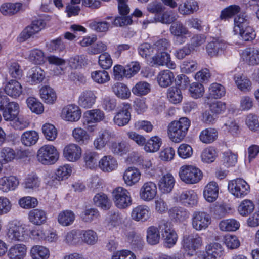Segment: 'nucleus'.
<instances>
[{
    "label": "nucleus",
    "mask_w": 259,
    "mask_h": 259,
    "mask_svg": "<svg viewBox=\"0 0 259 259\" xmlns=\"http://www.w3.org/2000/svg\"><path fill=\"white\" fill-rule=\"evenodd\" d=\"M190 126V121L186 117L171 122L168 127L169 139L174 142H180L185 137Z\"/></svg>",
    "instance_id": "obj_1"
},
{
    "label": "nucleus",
    "mask_w": 259,
    "mask_h": 259,
    "mask_svg": "<svg viewBox=\"0 0 259 259\" xmlns=\"http://www.w3.org/2000/svg\"><path fill=\"white\" fill-rule=\"evenodd\" d=\"M27 228L25 224L17 221L8 224L6 231L7 239L12 242H23L27 238Z\"/></svg>",
    "instance_id": "obj_2"
},
{
    "label": "nucleus",
    "mask_w": 259,
    "mask_h": 259,
    "mask_svg": "<svg viewBox=\"0 0 259 259\" xmlns=\"http://www.w3.org/2000/svg\"><path fill=\"white\" fill-rule=\"evenodd\" d=\"M179 176L180 180L187 184H195L203 178L202 171L193 165H183L179 169Z\"/></svg>",
    "instance_id": "obj_3"
},
{
    "label": "nucleus",
    "mask_w": 259,
    "mask_h": 259,
    "mask_svg": "<svg viewBox=\"0 0 259 259\" xmlns=\"http://www.w3.org/2000/svg\"><path fill=\"white\" fill-rule=\"evenodd\" d=\"M37 160L44 165H49L55 163L59 159V153L56 148L52 145H44L37 152Z\"/></svg>",
    "instance_id": "obj_4"
},
{
    "label": "nucleus",
    "mask_w": 259,
    "mask_h": 259,
    "mask_svg": "<svg viewBox=\"0 0 259 259\" xmlns=\"http://www.w3.org/2000/svg\"><path fill=\"white\" fill-rule=\"evenodd\" d=\"M113 200L115 205L119 209H125L132 204L130 193L125 188L118 187L112 192Z\"/></svg>",
    "instance_id": "obj_5"
},
{
    "label": "nucleus",
    "mask_w": 259,
    "mask_h": 259,
    "mask_svg": "<svg viewBox=\"0 0 259 259\" xmlns=\"http://www.w3.org/2000/svg\"><path fill=\"white\" fill-rule=\"evenodd\" d=\"M83 126L90 132L95 130L96 126L91 125L103 121L105 118L104 112L99 109L88 110L83 114Z\"/></svg>",
    "instance_id": "obj_6"
},
{
    "label": "nucleus",
    "mask_w": 259,
    "mask_h": 259,
    "mask_svg": "<svg viewBox=\"0 0 259 259\" xmlns=\"http://www.w3.org/2000/svg\"><path fill=\"white\" fill-rule=\"evenodd\" d=\"M228 190L236 197L242 198L249 192L250 187L245 180L237 178L229 182Z\"/></svg>",
    "instance_id": "obj_7"
},
{
    "label": "nucleus",
    "mask_w": 259,
    "mask_h": 259,
    "mask_svg": "<svg viewBox=\"0 0 259 259\" xmlns=\"http://www.w3.org/2000/svg\"><path fill=\"white\" fill-rule=\"evenodd\" d=\"M182 246L189 255H193L196 249L202 245V239L197 234L192 233L184 236Z\"/></svg>",
    "instance_id": "obj_8"
},
{
    "label": "nucleus",
    "mask_w": 259,
    "mask_h": 259,
    "mask_svg": "<svg viewBox=\"0 0 259 259\" xmlns=\"http://www.w3.org/2000/svg\"><path fill=\"white\" fill-rule=\"evenodd\" d=\"M191 220L193 228L197 231L205 230L211 223L209 214L203 211L193 212Z\"/></svg>",
    "instance_id": "obj_9"
},
{
    "label": "nucleus",
    "mask_w": 259,
    "mask_h": 259,
    "mask_svg": "<svg viewBox=\"0 0 259 259\" xmlns=\"http://www.w3.org/2000/svg\"><path fill=\"white\" fill-rule=\"evenodd\" d=\"M170 33L174 36V41L178 44H182L186 41V35L189 34L188 28L181 21L173 23L169 28Z\"/></svg>",
    "instance_id": "obj_10"
},
{
    "label": "nucleus",
    "mask_w": 259,
    "mask_h": 259,
    "mask_svg": "<svg viewBox=\"0 0 259 259\" xmlns=\"http://www.w3.org/2000/svg\"><path fill=\"white\" fill-rule=\"evenodd\" d=\"M176 199L178 202L187 207H195L198 202V195L193 190H185L179 193Z\"/></svg>",
    "instance_id": "obj_11"
},
{
    "label": "nucleus",
    "mask_w": 259,
    "mask_h": 259,
    "mask_svg": "<svg viewBox=\"0 0 259 259\" xmlns=\"http://www.w3.org/2000/svg\"><path fill=\"white\" fill-rule=\"evenodd\" d=\"M157 192V186L154 182L152 181L145 182L140 190V198L145 201H150L156 196Z\"/></svg>",
    "instance_id": "obj_12"
},
{
    "label": "nucleus",
    "mask_w": 259,
    "mask_h": 259,
    "mask_svg": "<svg viewBox=\"0 0 259 259\" xmlns=\"http://www.w3.org/2000/svg\"><path fill=\"white\" fill-rule=\"evenodd\" d=\"M81 115V111L79 106L70 104L64 107L61 113L62 118L66 121L76 122Z\"/></svg>",
    "instance_id": "obj_13"
},
{
    "label": "nucleus",
    "mask_w": 259,
    "mask_h": 259,
    "mask_svg": "<svg viewBox=\"0 0 259 259\" xmlns=\"http://www.w3.org/2000/svg\"><path fill=\"white\" fill-rule=\"evenodd\" d=\"M241 59L249 65L254 66L259 64V49L254 48H247L240 53Z\"/></svg>",
    "instance_id": "obj_14"
},
{
    "label": "nucleus",
    "mask_w": 259,
    "mask_h": 259,
    "mask_svg": "<svg viewBox=\"0 0 259 259\" xmlns=\"http://www.w3.org/2000/svg\"><path fill=\"white\" fill-rule=\"evenodd\" d=\"M131 105L129 104H123V107L115 114L113 121L114 123L119 126H123L128 124L131 118L129 110Z\"/></svg>",
    "instance_id": "obj_15"
},
{
    "label": "nucleus",
    "mask_w": 259,
    "mask_h": 259,
    "mask_svg": "<svg viewBox=\"0 0 259 259\" xmlns=\"http://www.w3.org/2000/svg\"><path fill=\"white\" fill-rule=\"evenodd\" d=\"M225 41L221 38H213L206 46V51L209 56L211 57H217L221 54L227 48Z\"/></svg>",
    "instance_id": "obj_16"
},
{
    "label": "nucleus",
    "mask_w": 259,
    "mask_h": 259,
    "mask_svg": "<svg viewBox=\"0 0 259 259\" xmlns=\"http://www.w3.org/2000/svg\"><path fill=\"white\" fill-rule=\"evenodd\" d=\"M82 150L80 146L75 144L66 145L63 150V156L70 162H76L81 157Z\"/></svg>",
    "instance_id": "obj_17"
},
{
    "label": "nucleus",
    "mask_w": 259,
    "mask_h": 259,
    "mask_svg": "<svg viewBox=\"0 0 259 259\" xmlns=\"http://www.w3.org/2000/svg\"><path fill=\"white\" fill-rule=\"evenodd\" d=\"M97 96L94 91L85 90L79 96L78 104L79 106L84 109L91 108L95 104Z\"/></svg>",
    "instance_id": "obj_18"
},
{
    "label": "nucleus",
    "mask_w": 259,
    "mask_h": 259,
    "mask_svg": "<svg viewBox=\"0 0 259 259\" xmlns=\"http://www.w3.org/2000/svg\"><path fill=\"white\" fill-rule=\"evenodd\" d=\"M151 60L153 65L166 66L171 69H174L176 67V63L171 60L170 54L166 52L156 54L152 57Z\"/></svg>",
    "instance_id": "obj_19"
},
{
    "label": "nucleus",
    "mask_w": 259,
    "mask_h": 259,
    "mask_svg": "<svg viewBox=\"0 0 259 259\" xmlns=\"http://www.w3.org/2000/svg\"><path fill=\"white\" fill-rule=\"evenodd\" d=\"M19 184V181L16 176L10 175L0 178V191L4 193L14 191Z\"/></svg>",
    "instance_id": "obj_20"
},
{
    "label": "nucleus",
    "mask_w": 259,
    "mask_h": 259,
    "mask_svg": "<svg viewBox=\"0 0 259 259\" xmlns=\"http://www.w3.org/2000/svg\"><path fill=\"white\" fill-rule=\"evenodd\" d=\"M151 216L150 208L144 205H140L134 208L131 212L133 220L137 222L147 221Z\"/></svg>",
    "instance_id": "obj_21"
},
{
    "label": "nucleus",
    "mask_w": 259,
    "mask_h": 259,
    "mask_svg": "<svg viewBox=\"0 0 259 259\" xmlns=\"http://www.w3.org/2000/svg\"><path fill=\"white\" fill-rule=\"evenodd\" d=\"M141 176V173L139 169L135 167H129L125 169L123 178L127 186H132L139 182Z\"/></svg>",
    "instance_id": "obj_22"
},
{
    "label": "nucleus",
    "mask_w": 259,
    "mask_h": 259,
    "mask_svg": "<svg viewBox=\"0 0 259 259\" xmlns=\"http://www.w3.org/2000/svg\"><path fill=\"white\" fill-rule=\"evenodd\" d=\"M116 159L111 155L104 156L98 162L99 168L104 172H110L118 167Z\"/></svg>",
    "instance_id": "obj_23"
},
{
    "label": "nucleus",
    "mask_w": 259,
    "mask_h": 259,
    "mask_svg": "<svg viewBox=\"0 0 259 259\" xmlns=\"http://www.w3.org/2000/svg\"><path fill=\"white\" fill-rule=\"evenodd\" d=\"M7 253L9 259H24L27 254V247L23 244H16L11 246Z\"/></svg>",
    "instance_id": "obj_24"
},
{
    "label": "nucleus",
    "mask_w": 259,
    "mask_h": 259,
    "mask_svg": "<svg viewBox=\"0 0 259 259\" xmlns=\"http://www.w3.org/2000/svg\"><path fill=\"white\" fill-rule=\"evenodd\" d=\"M44 71L39 67L35 66L29 69L27 74V81L31 85L39 84L44 79Z\"/></svg>",
    "instance_id": "obj_25"
},
{
    "label": "nucleus",
    "mask_w": 259,
    "mask_h": 259,
    "mask_svg": "<svg viewBox=\"0 0 259 259\" xmlns=\"http://www.w3.org/2000/svg\"><path fill=\"white\" fill-rule=\"evenodd\" d=\"M45 24L42 20H36L32 21L21 33V36L24 39H27L38 33L45 27Z\"/></svg>",
    "instance_id": "obj_26"
},
{
    "label": "nucleus",
    "mask_w": 259,
    "mask_h": 259,
    "mask_svg": "<svg viewBox=\"0 0 259 259\" xmlns=\"http://www.w3.org/2000/svg\"><path fill=\"white\" fill-rule=\"evenodd\" d=\"M5 93L14 99L19 97L23 93L21 84L16 80H11L5 87Z\"/></svg>",
    "instance_id": "obj_27"
},
{
    "label": "nucleus",
    "mask_w": 259,
    "mask_h": 259,
    "mask_svg": "<svg viewBox=\"0 0 259 259\" xmlns=\"http://www.w3.org/2000/svg\"><path fill=\"white\" fill-rule=\"evenodd\" d=\"M4 108L3 116L6 121H13L17 118L19 113V105L15 102H8Z\"/></svg>",
    "instance_id": "obj_28"
},
{
    "label": "nucleus",
    "mask_w": 259,
    "mask_h": 259,
    "mask_svg": "<svg viewBox=\"0 0 259 259\" xmlns=\"http://www.w3.org/2000/svg\"><path fill=\"white\" fill-rule=\"evenodd\" d=\"M175 180L173 176L169 173L163 175L159 181L160 190L163 193L171 192L174 188Z\"/></svg>",
    "instance_id": "obj_29"
},
{
    "label": "nucleus",
    "mask_w": 259,
    "mask_h": 259,
    "mask_svg": "<svg viewBox=\"0 0 259 259\" xmlns=\"http://www.w3.org/2000/svg\"><path fill=\"white\" fill-rule=\"evenodd\" d=\"M199 9L198 2L195 0H188L179 5L178 10L181 14L190 15L196 12Z\"/></svg>",
    "instance_id": "obj_30"
},
{
    "label": "nucleus",
    "mask_w": 259,
    "mask_h": 259,
    "mask_svg": "<svg viewBox=\"0 0 259 259\" xmlns=\"http://www.w3.org/2000/svg\"><path fill=\"white\" fill-rule=\"evenodd\" d=\"M219 187L216 182H209L205 187L203 195L206 200L209 202H214L218 196Z\"/></svg>",
    "instance_id": "obj_31"
},
{
    "label": "nucleus",
    "mask_w": 259,
    "mask_h": 259,
    "mask_svg": "<svg viewBox=\"0 0 259 259\" xmlns=\"http://www.w3.org/2000/svg\"><path fill=\"white\" fill-rule=\"evenodd\" d=\"M94 204L104 210H109L112 206V202L107 195L103 193L96 194L93 198Z\"/></svg>",
    "instance_id": "obj_32"
},
{
    "label": "nucleus",
    "mask_w": 259,
    "mask_h": 259,
    "mask_svg": "<svg viewBox=\"0 0 259 259\" xmlns=\"http://www.w3.org/2000/svg\"><path fill=\"white\" fill-rule=\"evenodd\" d=\"M99 157V155L97 152L91 150H86L83 155L85 167L90 169L96 167Z\"/></svg>",
    "instance_id": "obj_33"
},
{
    "label": "nucleus",
    "mask_w": 259,
    "mask_h": 259,
    "mask_svg": "<svg viewBox=\"0 0 259 259\" xmlns=\"http://www.w3.org/2000/svg\"><path fill=\"white\" fill-rule=\"evenodd\" d=\"M169 217L177 222H182L189 216V211L182 207H174L168 211Z\"/></svg>",
    "instance_id": "obj_34"
},
{
    "label": "nucleus",
    "mask_w": 259,
    "mask_h": 259,
    "mask_svg": "<svg viewBox=\"0 0 259 259\" xmlns=\"http://www.w3.org/2000/svg\"><path fill=\"white\" fill-rule=\"evenodd\" d=\"M75 219L74 213L70 210H65L60 212L57 217L58 223L64 227L72 225Z\"/></svg>",
    "instance_id": "obj_35"
},
{
    "label": "nucleus",
    "mask_w": 259,
    "mask_h": 259,
    "mask_svg": "<svg viewBox=\"0 0 259 259\" xmlns=\"http://www.w3.org/2000/svg\"><path fill=\"white\" fill-rule=\"evenodd\" d=\"M218 136V131L215 128L209 127L200 132L199 139L203 143L210 144L217 140Z\"/></svg>",
    "instance_id": "obj_36"
},
{
    "label": "nucleus",
    "mask_w": 259,
    "mask_h": 259,
    "mask_svg": "<svg viewBox=\"0 0 259 259\" xmlns=\"http://www.w3.org/2000/svg\"><path fill=\"white\" fill-rule=\"evenodd\" d=\"M39 139L37 132L33 130L26 131L21 136V141L23 145L30 147L35 145Z\"/></svg>",
    "instance_id": "obj_37"
},
{
    "label": "nucleus",
    "mask_w": 259,
    "mask_h": 259,
    "mask_svg": "<svg viewBox=\"0 0 259 259\" xmlns=\"http://www.w3.org/2000/svg\"><path fill=\"white\" fill-rule=\"evenodd\" d=\"M109 148L113 154L122 156L130 151V146L125 141H114L111 143Z\"/></svg>",
    "instance_id": "obj_38"
},
{
    "label": "nucleus",
    "mask_w": 259,
    "mask_h": 259,
    "mask_svg": "<svg viewBox=\"0 0 259 259\" xmlns=\"http://www.w3.org/2000/svg\"><path fill=\"white\" fill-rule=\"evenodd\" d=\"M112 138L111 133L109 131L104 130L101 131L94 141V147L97 150L103 149Z\"/></svg>",
    "instance_id": "obj_39"
},
{
    "label": "nucleus",
    "mask_w": 259,
    "mask_h": 259,
    "mask_svg": "<svg viewBox=\"0 0 259 259\" xmlns=\"http://www.w3.org/2000/svg\"><path fill=\"white\" fill-rule=\"evenodd\" d=\"M226 94V90L224 86L218 83H211L208 90L207 98L220 99L224 96Z\"/></svg>",
    "instance_id": "obj_40"
},
{
    "label": "nucleus",
    "mask_w": 259,
    "mask_h": 259,
    "mask_svg": "<svg viewBox=\"0 0 259 259\" xmlns=\"http://www.w3.org/2000/svg\"><path fill=\"white\" fill-rule=\"evenodd\" d=\"M41 99L47 104H53L57 99V95L53 89L49 86H44L40 90Z\"/></svg>",
    "instance_id": "obj_41"
},
{
    "label": "nucleus",
    "mask_w": 259,
    "mask_h": 259,
    "mask_svg": "<svg viewBox=\"0 0 259 259\" xmlns=\"http://www.w3.org/2000/svg\"><path fill=\"white\" fill-rule=\"evenodd\" d=\"M28 219L32 224L40 225L44 224L47 220L46 213L42 210L34 209L29 212Z\"/></svg>",
    "instance_id": "obj_42"
},
{
    "label": "nucleus",
    "mask_w": 259,
    "mask_h": 259,
    "mask_svg": "<svg viewBox=\"0 0 259 259\" xmlns=\"http://www.w3.org/2000/svg\"><path fill=\"white\" fill-rule=\"evenodd\" d=\"M99 217L100 212L95 208H86L80 214V219L86 223H91Z\"/></svg>",
    "instance_id": "obj_43"
},
{
    "label": "nucleus",
    "mask_w": 259,
    "mask_h": 259,
    "mask_svg": "<svg viewBox=\"0 0 259 259\" xmlns=\"http://www.w3.org/2000/svg\"><path fill=\"white\" fill-rule=\"evenodd\" d=\"M174 78L173 73L168 70L160 71L157 76L159 85L163 88L170 85L172 83Z\"/></svg>",
    "instance_id": "obj_44"
},
{
    "label": "nucleus",
    "mask_w": 259,
    "mask_h": 259,
    "mask_svg": "<svg viewBox=\"0 0 259 259\" xmlns=\"http://www.w3.org/2000/svg\"><path fill=\"white\" fill-rule=\"evenodd\" d=\"M160 234L158 229L154 226L149 227L146 230V240L148 243L151 245L159 243Z\"/></svg>",
    "instance_id": "obj_45"
},
{
    "label": "nucleus",
    "mask_w": 259,
    "mask_h": 259,
    "mask_svg": "<svg viewBox=\"0 0 259 259\" xmlns=\"http://www.w3.org/2000/svg\"><path fill=\"white\" fill-rule=\"evenodd\" d=\"M82 241L89 245H94L98 240L97 233L93 230H82L80 233Z\"/></svg>",
    "instance_id": "obj_46"
},
{
    "label": "nucleus",
    "mask_w": 259,
    "mask_h": 259,
    "mask_svg": "<svg viewBox=\"0 0 259 259\" xmlns=\"http://www.w3.org/2000/svg\"><path fill=\"white\" fill-rule=\"evenodd\" d=\"M30 254L33 259H47L50 256L49 249L41 245H34L30 250Z\"/></svg>",
    "instance_id": "obj_47"
},
{
    "label": "nucleus",
    "mask_w": 259,
    "mask_h": 259,
    "mask_svg": "<svg viewBox=\"0 0 259 259\" xmlns=\"http://www.w3.org/2000/svg\"><path fill=\"white\" fill-rule=\"evenodd\" d=\"M112 91L115 95L122 99H128L131 95L130 90L122 83H116L112 86Z\"/></svg>",
    "instance_id": "obj_48"
},
{
    "label": "nucleus",
    "mask_w": 259,
    "mask_h": 259,
    "mask_svg": "<svg viewBox=\"0 0 259 259\" xmlns=\"http://www.w3.org/2000/svg\"><path fill=\"white\" fill-rule=\"evenodd\" d=\"M28 59L34 64L40 65L45 62L44 52L38 49H34L29 51Z\"/></svg>",
    "instance_id": "obj_49"
},
{
    "label": "nucleus",
    "mask_w": 259,
    "mask_h": 259,
    "mask_svg": "<svg viewBox=\"0 0 259 259\" xmlns=\"http://www.w3.org/2000/svg\"><path fill=\"white\" fill-rule=\"evenodd\" d=\"M167 97L169 101L173 104L180 103L183 99L181 90L178 87L174 86L168 89Z\"/></svg>",
    "instance_id": "obj_50"
},
{
    "label": "nucleus",
    "mask_w": 259,
    "mask_h": 259,
    "mask_svg": "<svg viewBox=\"0 0 259 259\" xmlns=\"http://www.w3.org/2000/svg\"><path fill=\"white\" fill-rule=\"evenodd\" d=\"M239 226V223L233 219L223 220L219 223V228L223 231H234Z\"/></svg>",
    "instance_id": "obj_51"
},
{
    "label": "nucleus",
    "mask_w": 259,
    "mask_h": 259,
    "mask_svg": "<svg viewBox=\"0 0 259 259\" xmlns=\"http://www.w3.org/2000/svg\"><path fill=\"white\" fill-rule=\"evenodd\" d=\"M254 209V203L252 201L248 199L243 200L238 207L239 213L243 217L248 215Z\"/></svg>",
    "instance_id": "obj_52"
},
{
    "label": "nucleus",
    "mask_w": 259,
    "mask_h": 259,
    "mask_svg": "<svg viewBox=\"0 0 259 259\" xmlns=\"http://www.w3.org/2000/svg\"><path fill=\"white\" fill-rule=\"evenodd\" d=\"M161 139L157 136L151 137L145 144L144 150L147 152H155L157 151L161 145Z\"/></svg>",
    "instance_id": "obj_53"
},
{
    "label": "nucleus",
    "mask_w": 259,
    "mask_h": 259,
    "mask_svg": "<svg viewBox=\"0 0 259 259\" xmlns=\"http://www.w3.org/2000/svg\"><path fill=\"white\" fill-rule=\"evenodd\" d=\"M91 77L93 80L98 84H104L110 80L108 73L105 70H96L91 72Z\"/></svg>",
    "instance_id": "obj_54"
},
{
    "label": "nucleus",
    "mask_w": 259,
    "mask_h": 259,
    "mask_svg": "<svg viewBox=\"0 0 259 259\" xmlns=\"http://www.w3.org/2000/svg\"><path fill=\"white\" fill-rule=\"evenodd\" d=\"M107 221L108 225L113 227H117L123 222V217L119 212L111 211L108 213Z\"/></svg>",
    "instance_id": "obj_55"
},
{
    "label": "nucleus",
    "mask_w": 259,
    "mask_h": 259,
    "mask_svg": "<svg viewBox=\"0 0 259 259\" xmlns=\"http://www.w3.org/2000/svg\"><path fill=\"white\" fill-rule=\"evenodd\" d=\"M234 80L238 88L243 92H248L251 89V82L246 77L237 75L234 76Z\"/></svg>",
    "instance_id": "obj_56"
},
{
    "label": "nucleus",
    "mask_w": 259,
    "mask_h": 259,
    "mask_svg": "<svg viewBox=\"0 0 259 259\" xmlns=\"http://www.w3.org/2000/svg\"><path fill=\"white\" fill-rule=\"evenodd\" d=\"M240 11V7L238 5L229 6L221 11L219 19L221 20H228L236 14L239 13Z\"/></svg>",
    "instance_id": "obj_57"
},
{
    "label": "nucleus",
    "mask_w": 259,
    "mask_h": 259,
    "mask_svg": "<svg viewBox=\"0 0 259 259\" xmlns=\"http://www.w3.org/2000/svg\"><path fill=\"white\" fill-rule=\"evenodd\" d=\"M72 135L75 140L80 144L87 143L90 139V136L87 131L81 127L74 128Z\"/></svg>",
    "instance_id": "obj_58"
},
{
    "label": "nucleus",
    "mask_w": 259,
    "mask_h": 259,
    "mask_svg": "<svg viewBox=\"0 0 259 259\" xmlns=\"http://www.w3.org/2000/svg\"><path fill=\"white\" fill-rule=\"evenodd\" d=\"M178 16L172 11H166L161 16H156L155 20L163 24H169L174 23L178 19Z\"/></svg>",
    "instance_id": "obj_59"
},
{
    "label": "nucleus",
    "mask_w": 259,
    "mask_h": 259,
    "mask_svg": "<svg viewBox=\"0 0 259 259\" xmlns=\"http://www.w3.org/2000/svg\"><path fill=\"white\" fill-rule=\"evenodd\" d=\"M26 103L32 112L38 114L43 112L44 110L43 105L36 98L30 97L27 99Z\"/></svg>",
    "instance_id": "obj_60"
},
{
    "label": "nucleus",
    "mask_w": 259,
    "mask_h": 259,
    "mask_svg": "<svg viewBox=\"0 0 259 259\" xmlns=\"http://www.w3.org/2000/svg\"><path fill=\"white\" fill-rule=\"evenodd\" d=\"M217 156L216 150L212 147H209L203 149L201 154V160L207 163L213 162Z\"/></svg>",
    "instance_id": "obj_61"
},
{
    "label": "nucleus",
    "mask_w": 259,
    "mask_h": 259,
    "mask_svg": "<svg viewBox=\"0 0 259 259\" xmlns=\"http://www.w3.org/2000/svg\"><path fill=\"white\" fill-rule=\"evenodd\" d=\"M189 92L191 97L194 99L202 97L204 93V87L199 82H193L190 85Z\"/></svg>",
    "instance_id": "obj_62"
},
{
    "label": "nucleus",
    "mask_w": 259,
    "mask_h": 259,
    "mask_svg": "<svg viewBox=\"0 0 259 259\" xmlns=\"http://www.w3.org/2000/svg\"><path fill=\"white\" fill-rule=\"evenodd\" d=\"M21 7L20 3H6L1 6L0 11L3 15H11L18 12Z\"/></svg>",
    "instance_id": "obj_63"
},
{
    "label": "nucleus",
    "mask_w": 259,
    "mask_h": 259,
    "mask_svg": "<svg viewBox=\"0 0 259 259\" xmlns=\"http://www.w3.org/2000/svg\"><path fill=\"white\" fill-rule=\"evenodd\" d=\"M150 91V85L147 82L140 81L132 89V92L137 96H143L148 94Z\"/></svg>",
    "instance_id": "obj_64"
}]
</instances>
